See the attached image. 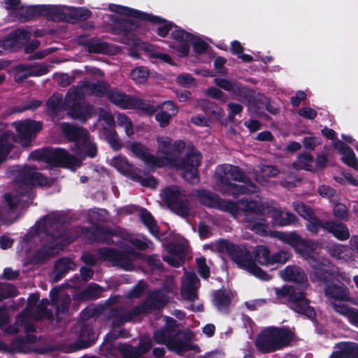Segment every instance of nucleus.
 I'll use <instances>...</instances> for the list:
<instances>
[{
  "label": "nucleus",
  "mask_w": 358,
  "mask_h": 358,
  "mask_svg": "<svg viewBox=\"0 0 358 358\" xmlns=\"http://www.w3.org/2000/svg\"><path fill=\"white\" fill-rule=\"evenodd\" d=\"M147 287V283L143 280H141L138 281V282L131 289L127 294V297L128 299H138L140 298L145 288Z\"/></svg>",
  "instance_id": "obj_64"
},
{
  "label": "nucleus",
  "mask_w": 358,
  "mask_h": 358,
  "mask_svg": "<svg viewBox=\"0 0 358 358\" xmlns=\"http://www.w3.org/2000/svg\"><path fill=\"white\" fill-rule=\"evenodd\" d=\"M313 268L311 279L313 282L323 283L324 286L333 280L332 273L327 266L317 259H312L310 263Z\"/></svg>",
  "instance_id": "obj_26"
},
{
  "label": "nucleus",
  "mask_w": 358,
  "mask_h": 358,
  "mask_svg": "<svg viewBox=\"0 0 358 358\" xmlns=\"http://www.w3.org/2000/svg\"><path fill=\"white\" fill-rule=\"evenodd\" d=\"M166 250L169 255L178 257L180 259H185L187 248L182 243H170L166 245Z\"/></svg>",
  "instance_id": "obj_59"
},
{
  "label": "nucleus",
  "mask_w": 358,
  "mask_h": 358,
  "mask_svg": "<svg viewBox=\"0 0 358 358\" xmlns=\"http://www.w3.org/2000/svg\"><path fill=\"white\" fill-rule=\"evenodd\" d=\"M253 252L255 259L259 264L264 266L270 265L271 255L267 246L264 245H257Z\"/></svg>",
  "instance_id": "obj_52"
},
{
  "label": "nucleus",
  "mask_w": 358,
  "mask_h": 358,
  "mask_svg": "<svg viewBox=\"0 0 358 358\" xmlns=\"http://www.w3.org/2000/svg\"><path fill=\"white\" fill-rule=\"evenodd\" d=\"M169 303V299L162 289H153L146 299L139 305L135 306L140 315L150 314L153 310L164 308Z\"/></svg>",
  "instance_id": "obj_14"
},
{
  "label": "nucleus",
  "mask_w": 358,
  "mask_h": 358,
  "mask_svg": "<svg viewBox=\"0 0 358 358\" xmlns=\"http://www.w3.org/2000/svg\"><path fill=\"white\" fill-rule=\"evenodd\" d=\"M216 209L228 213L234 217H236L238 215H239V206L238 201H234L231 200H224L220 199Z\"/></svg>",
  "instance_id": "obj_54"
},
{
  "label": "nucleus",
  "mask_w": 358,
  "mask_h": 358,
  "mask_svg": "<svg viewBox=\"0 0 358 358\" xmlns=\"http://www.w3.org/2000/svg\"><path fill=\"white\" fill-rule=\"evenodd\" d=\"M41 17H45L49 20L62 22L66 20V13L59 6L41 5Z\"/></svg>",
  "instance_id": "obj_33"
},
{
  "label": "nucleus",
  "mask_w": 358,
  "mask_h": 358,
  "mask_svg": "<svg viewBox=\"0 0 358 358\" xmlns=\"http://www.w3.org/2000/svg\"><path fill=\"white\" fill-rule=\"evenodd\" d=\"M92 110V106L85 104L78 92H68L65 97V110L71 118L85 123L91 117Z\"/></svg>",
  "instance_id": "obj_7"
},
{
  "label": "nucleus",
  "mask_w": 358,
  "mask_h": 358,
  "mask_svg": "<svg viewBox=\"0 0 358 358\" xmlns=\"http://www.w3.org/2000/svg\"><path fill=\"white\" fill-rule=\"evenodd\" d=\"M130 149L134 155L141 159L147 166L153 168L163 166L162 159L150 154L148 148L141 143H132Z\"/></svg>",
  "instance_id": "obj_23"
},
{
  "label": "nucleus",
  "mask_w": 358,
  "mask_h": 358,
  "mask_svg": "<svg viewBox=\"0 0 358 358\" xmlns=\"http://www.w3.org/2000/svg\"><path fill=\"white\" fill-rule=\"evenodd\" d=\"M103 261H108L114 266H118L125 271L132 270L134 268L131 254L128 251H119L113 248H101L97 252Z\"/></svg>",
  "instance_id": "obj_11"
},
{
  "label": "nucleus",
  "mask_w": 358,
  "mask_h": 358,
  "mask_svg": "<svg viewBox=\"0 0 358 358\" xmlns=\"http://www.w3.org/2000/svg\"><path fill=\"white\" fill-rule=\"evenodd\" d=\"M193 336L194 334L191 330L179 329L175 332L167 348L180 356L190 350L199 352V346L191 343Z\"/></svg>",
  "instance_id": "obj_12"
},
{
  "label": "nucleus",
  "mask_w": 358,
  "mask_h": 358,
  "mask_svg": "<svg viewBox=\"0 0 358 358\" xmlns=\"http://www.w3.org/2000/svg\"><path fill=\"white\" fill-rule=\"evenodd\" d=\"M139 315L140 314L136 309V306H134L128 312H125L123 307L119 306L110 308L107 313V319L111 320L113 329H116L123 326L127 322L132 321Z\"/></svg>",
  "instance_id": "obj_18"
},
{
  "label": "nucleus",
  "mask_w": 358,
  "mask_h": 358,
  "mask_svg": "<svg viewBox=\"0 0 358 358\" xmlns=\"http://www.w3.org/2000/svg\"><path fill=\"white\" fill-rule=\"evenodd\" d=\"M239 206V213H250L257 215H263L264 214V208L257 201L249 199L244 197L238 201Z\"/></svg>",
  "instance_id": "obj_35"
},
{
  "label": "nucleus",
  "mask_w": 358,
  "mask_h": 358,
  "mask_svg": "<svg viewBox=\"0 0 358 358\" xmlns=\"http://www.w3.org/2000/svg\"><path fill=\"white\" fill-rule=\"evenodd\" d=\"M15 140V134L11 131H6L0 135V164L6 159Z\"/></svg>",
  "instance_id": "obj_38"
},
{
  "label": "nucleus",
  "mask_w": 358,
  "mask_h": 358,
  "mask_svg": "<svg viewBox=\"0 0 358 358\" xmlns=\"http://www.w3.org/2000/svg\"><path fill=\"white\" fill-rule=\"evenodd\" d=\"M292 339V333L288 328L271 327L262 333L256 345L260 351L268 353L287 346Z\"/></svg>",
  "instance_id": "obj_5"
},
{
  "label": "nucleus",
  "mask_w": 358,
  "mask_h": 358,
  "mask_svg": "<svg viewBox=\"0 0 358 358\" xmlns=\"http://www.w3.org/2000/svg\"><path fill=\"white\" fill-rule=\"evenodd\" d=\"M171 37L175 41L182 42H190L194 39V35L185 31V29L180 28L177 26L176 29L172 31Z\"/></svg>",
  "instance_id": "obj_61"
},
{
  "label": "nucleus",
  "mask_w": 358,
  "mask_h": 358,
  "mask_svg": "<svg viewBox=\"0 0 358 358\" xmlns=\"http://www.w3.org/2000/svg\"><path fill=\"white\" fill-rule=\"evenodd\" d=\"M197 106L206 113L211 114L217 119L222 118L224 115V110L219 105L208 99H203L198 101Z\"/></svg>",
  "instance_id": "obj_42"
},
{
  "label": "nucleus",
  "mask_w": 358,
  "mask_h": 358,
  "mask_svg": "<svg viewBox=\"0 0 358 358\" xmlns=\"http://www.w3.org/2000/svg\"><path fill=\"white\" fill-rule=\"evenodd\" d=\"M65 220V216L60 213L49 214L44 217L40 227L41 232L44 234L41 237L42 245L31 256L24 259V266L43 264L74 241L73 235L63 226Z\"/></svg>",
  "instance_id": "obj_1"
},
{
  "label": "nucleus",
  "mask_w": 358,
  "mask_h": 358,
  "mask_svg": "<svg viewBox=\"0 0 358 358\" xmlns=\"http://www.w3.org/2000/svg\"><path fill=\"white\" fill-rule=\"evenodd\" d=\"M316 248L317 245L314 241L302 239L295 250L297 253L306 257L310 264L312 259H317L313 254Z\"/></svg>",
  "instance_id": "obj_43"
},
{
  "label": "nucleus",
  "mask_w": 358,
  "mask_h": 358,
  "mask_svg": "<svg viewBox=\"0 0 358 358\" xmlns=\"http://www.w3.org/2000/svg\"><path fill=\"white\" fill-rule=\"evenodd\" d=\"M149 76L148 69L145 66H138L131 72V78L136 83H145Z\"/></svg>",
  "instance_id": "obj_58"
},
{
  "label": "nucleus",
  "mask_w": 358,
  "mask_h": 358,
  "mask_svg": "<svg viewBox=\"0 0 358 358\" xmlns=\"http://www.w3.org/2000/svg\"><path fill=\"white\" fill-rule=\"evenodd\" d=\"M79 150L78 147L72 148V151L82 160L83 158L90 157L94 158L97 155V146L94 143H91L90 136L87 137V143L82 145Z\"/></svg>",
  "instance_id": "obj_46"
},
{
  "label": "nucleus",
  "mask_w": 358,
  "mask_h": 358,
  "mask_svg": "<svg viewBox=\"0 0 358 358\" xmlns=\"http://www.w3.org/2000/svg\"><path fill=\"white\" fill-rule=\"evenodd\" d=\"M163 194L164 201L173 213L184 218L189 215V200L178 186H168L164 189Z\"/></svg>",
  "instance_id": "obj_6"
},
{
  "label": "nucleus",
  "mask_w": 358,
  "mask_h": 358,
  "mask_svg": "<svg viewBox=\"0 0 358 358\" xmlns=\"http://www.w3.org/2000/svg\"><path fill=\"white\" fill-rule=\"evenodd\" d=\"M61 129L68 141L74 143L72 148L78 147V149L81 150L80 148L87 143V137L89 136L88 131L83 127H78L69 122H62Z\"/></svg>",
  "instance_id": "obj_17"
},
{
  "label": "nucleus",
  "mask_w": 358,
  "mask_h": 358,
  "mask_svg": "<svg viewBox=\"0 0 358 358\" xmlns=\"http://www.w3.org/2000/svg\"><path fill=\"white\" fill-rule=\"evenodd\" d=\"M107 99L113 104L122 109H129L131 106V95H127L115 87L110 86Z\"/></svg>",
  "instance_id": "obj_31"
},
{
  "label": "nucleus",
  "mask_w": 358,
  "mask_h": 358,
  "mask_svg": "<svg viewBox=\"0 0 358 358\" xmlns=\"http://www.w3.org/2000/svg\"><path fill=\"white\" fill-rule=\"evenodd\" d=\"M280 275L284 280L299 283L302 288L308 285L304 272L296 266H286L280 271Z\"/></svg>",
  "instance_id": "obj_30"
},
{
  "label": "nucleus",
  "mask_w": 358,
  "mask_h": 358,
  "mask_svg": "<svg viewBox=\"0 0 358 358\" xmlns=\"http://www.w3.org/2000/svg\"><path fill=\"white\" fill-rule=\"evenodd\" d=\"M32 156L36 159L55 167L73 168L80 167L82 164L79 157L69 153L66 150L61 148H43L33 152Z\"/></svg>",
  "instance_id": "obj_4"
},
{
  "label": "nucleus",
  "mask_w": 358,
  "mask_h": 358,
  "mask_svg": "<svg viewBox=\"0 0 358 358\" xmlns=\"http://www.w3.org/2000/svg\"><path fill=\"white\" fill-rule=\"evenodd\" d=\"M106 139L114 151H119L122 148V143L120 141L118 135L115 130L106 129L104 131Z\"/></svg>",
  "instance_id": "obj_57"
},
{
  "label": "nucleus",
  "mask_w": 358,
  "mask_h": 358,
  "mask_svg": "<svg viewBox=\"0 0 358 358\" xmlns=\"http://www.w3.org/2000/svg\"><path fill=\"white\" fill-rule=\"evenodd\" d=\"M194 196L201 205L215 209L221 199L217 194L208 189H198L195 192Z\"/></svg>",
  "instance_id": "obj_34"
},
{
  "label": "nucleus",
  "mask_w": 358,
  "mask_h": 358,
  "mask_svg": "<svg viewBox=\"0 0 358 358\" xmlns=\"http://www.w3.org/2000/svg\"><path fill=\"white\" fill-rule=\"evenodd\" d=\"M214 83L218 87L229 92L232 96L238 99H246L251 96L252 91L238 82L222 78H216L214 79Z\"/></svg>",
  "instance_id": "obj_19"
},
{
  "label": "nucleus",
  "mask_w": 358,
  "mask_h": 358,
  "mask_svg": "<svg viewBox=\"0 0 358 358\" xmlns=\"http://www.w3.org/2000/svg\"><path fill=\"white\" fill-rule=\"evenodd\" d=\"M30 37V32L25 29H18L11 31L6 37L0 39V53L21 49Z\"/></svg>",
  "instance_id": "obj_15"
},
{
  "label": "nucleus",
  "mask_w": 358,
  "mask_h": 358,
  "mask_svg": "<svg viewBox=\"0 0 358 358\" xmlns=\"http://www.w3.org/2000/svg\"><path fill=\"white\" fill-rule=\"evenodd\" d=\"M154 17H157L160 18L159 20H143L144 22H149L152 24H158L156 32L158 36L161 37H166L169 31L173 28L177 27V26L172 22L166 20L165 18H163L160 16L155 15Z\"/></svg>",
  "instance_id": "obj_50"
},
{
  "label": "nucleus",
  "mask_w": 358,
  "mask_h": 358,
  "mask_svg": "<svg viewBox=\"0 0 358 358\" xmlns=\"http://www.w3.org/2000/svg\"><path fill=\"white\" fill-rule=\"evenodd\" d=\"M201 164V155L193 152H188L180 162L183 170L182 177L187 182L194 184L199 180L198 167Z\"/></svg>",
  "instance_id": "obj_16"
},
{
  "label": "nucleus",
  "mask_w": 358,
  "mask_h": 358,
  "mask_svg": "<svg viewBox=\"0 0 358 358\" xmlns=\"http://www.w3.org/2000/svg\"><path fill=\"white\" fill-rule=\"evenodd\" d=\"M71 265H74V263L69 257H62L56 261L54 266L53 281L57 282L63 278L69 270L73 269Z\"/></svg>",
  "instance_id": "obj_39"
},
{
  "label": "nucleus",
  "mask_w": 358,
  "mask_h": 358,
  "mask_svg": "<svg viewBox=\"0 0 358 358\" xmlns=\"http://www.w3.org/2000/svg\"><path fill=\"white\" fill-rule=\"evenodd\" d=\"M334 310L339 315L346 317L350 324L358 328V308L346 304H334Z\"/></svg>",
  "instance_id": "obj_37"
},
{
  "label": "nucleus",
  "mask_w": 358,
  "mask_h": 358,
  "mask_svg": "<svg viewBox=\"0 0 358 358\" xmlns=\"http://www.w3.org/2000/svg\"><path fill=\"white\" fill-rule=\"evenodd\" d=\"M287 306L295 313L309 320H314L316 317L315 310L310 306V300L306 298V293L297 287L287 303Z\"/></svg>",
  "instance_id": "obj_13"
},
{
  "label": "nucleus",
  "mask_w": 358,
  "mask_h": 358,
  "mask_svg": "<svg viewBox=\"0 0 358 358\" xmlns=\"http://www.w3.org/2000/svg\"><path fill=\"white\" fill-rule=\"evenodd\" d=\"M142 222L148 229L150 233L157 239H160L159 229L153 215L147 209L143 208L141 212Z\"/></svg>",
  "instance_id": "obj_41"
},
{
  "label": "nucleus",
  "mask_w": 358,
  "mask_h": 358,
  "mask_svg": "<svg viewBox=\"0 0 358 358\" xmlns=\"http://www.w3.org/2000/svg\"><path fill=\"white\" fill-rule=\"evenodd\" d=\"M92 15V12L84 7L75 8L66 14V20L71 23H76L78 21L86 20Z\"/></svg>",
  "instance_id": "obj_51"
},
{
  "label": "nucleus",
  "mask_w": 358,
  "mask_h": 358,
  "mask_svg": "<svg viewBox=\"0 0 358 358\" xmlns=\"http://www.w3.org/2000/svg\"><path fill=\"white\" fill-rule=\"evenodd\" d=\"M83 45L91 54H108L110 52V45L106 42L88 41Z\"/></svg>",
  "instance_id": "obj_49"
},
{
  "label": "nucleus",
  "mask_w": 358,
  "mask_h": 358,
  "mask_svg": "<svg viewBox=\"0 0 358 358\" xmlns=\"http://www.w3.org/2000/svg\"><path fill=\"white\" fill-rule=\"evenodd\" d=\"M31 76L29 68L24 64H20L14 69V80L16 83H22L27 78Z\"/></svg>",
  "instance_id": "obj_62"
},
{
  "label": "nucleus",
  "mask_w": 358,
  "mask_h": 358,
  "mask_svg": "<svg viewBox=\"0 0 358 358\" xmlns=\"http://www.w3.org/2000/svg\"><path fill=\"white\" fill-rule=\"evenodd\" d=\"M46 106L48 108V113L52 117H56L59 112L65 110V101L63 102L62 94L55 92L47 100Z\"/></svg>",
  "instance_id": "obj_36"
},
{
  "label": "nucleus",
  "mask_w": 358,
  "mask_h": 358,
  "mask_svg": "<svg viewBox=\"0 0 358 358\" xmlns=\"http://www.w3.org/2000/svg\"><path fill=\"white\" fill-rule=\"evenodd\" d=\"M131 180L139 182L142 186L146 187L156 188L158 185L157 180L153 176L143 177L136 172H135Z\"/></svg>",
  "instance_id": "obj_60"
},
{
  "label": "nucleus",
  "mask_w": 358,
  "mask_h": 358,
  "mask_svg": "<svg viewBox=\"0 0 358 358\" xmlns=\"http://www.w3.org/2000/svg\"><path fill=\"white\" fill-rule=\"evenodd\" d=\"M170 322H168L164 326L157 329L153 333L154 341L159 345H164L168 347L175 332L176 331V321L171 317H169Z\"/></svg>",
  "instance_id": "obj_24"
},
{
  "label": "nucleus",
  "mask_w": 358,
  "mask_h": 358,
  "mask_svg": "<svg viewBox=\"0 0 358 358\" xmlns=\"http://www.w3.org/2000/svg\"><path fill=\"white\" fill-rule=\"evenodd\" d=\"M294 208L301 217L306 220L315 215L313 210L303 202L294 203Z\"/></svg>",
  "instance_id": "obj_63"
},
{
  "label": "nucleus",
  "mask_w": 358,
  "mask_h": 358,
  "mask_svg": "<svg viewBox=\"0 0 358 358\" xmlns=\"http://www.w3.org/2000/svg\"><path fill=\"white\" fill-rule=\"evenodd\" d=\"M217 248L220 251H225L231 259L242 269H244L254 259L250 251L246 247L235 245L227 240H220Z\"/></svg>",
  "instance_id": "obj_9"
},
{
  "label": "nucleus",
  "mask_w": 358,
  "mask_h": 358,
  "mask_svg": "<svg viewBox=\"0 0 358 358\" xmlns=\"http://www.w3.org/2000/svg\"><path fill=\"white\" fill-rule=\"evenodd\" d=\"M324 294L327 296L341 301H349V289L338 279H333L324 286Z\"/></svg>",
  "instance_id": "obj_22"
},
{
  "label": "nucleus",
  "mask_w": 358,
  "mask_h": 358,
  "mask_svg": "<svg viewBox=\"0 0 358 358\" xmlns=\"http://www.w3.org/2000/svg\"><path fill=\"white\" fill-rule=\"evenodd\" d=\"M110 10L120 14L124 16L131 17L133 18L138 19L140 20H159L160 18L157 17H154L153 14L148 13L141 10H138L136 9L131 8L129 7L115 5V4H110L109 5Z\"/></svg>",
  "instance_id": "obj_27"
},
{
  "label": "nucleus",
  "mask_w": 358,
  "mask_h": 358,
  "mask_svg": "<svg viewBox=\"0 0 358 358\" xmlns=\"http://www.w3.org/2000/svg\"><path fill=\"white\" fill-rule=\"evenodd\" d=\"M17 135L15 142H17L23 147H29L36 134L42 129V123L36 120L27 119L23 122H14Z\"/></svg>",
  "instance_id": "obj_10"
},
{
  "label": "nucleus",
  "mask_w": 358,
  "mask_h": 358,
  "mask_svg": "<svg viewBox=\"0 0 358 358\" xmlns=\"http://www.w3.org/2000/svg\"><path fill=\"white\" fill-rule=\"evenodd\" d=\"M328 220H321L315 215L307 220L306 227L307 230L313 236L317 235L320 229L325 231V225Z\"/></svg>",
  "instance_id": "obj_53"
},
{
  "label": "nucleus",
  "mask_w": 358,
  "mask_h": 358,
  "mask_svg": "<svg viewBox=\"0 0 358 358\" xmlns=\"http://www.w3.org/2000/svg\"><path fill=\"white\" fill-rule=\"evenodd\" d=\"M97 336L92 325L85 322L81 325L79 335L73 345L75 350L87 348L95 343Z\"/></svg>",
  "instance_id": "obj_20"
},
{
  "label": "nucleus",
  "mask_w": 358,
  "mask_h": 358,
  "mask_svg": "<svg viewBox=\"0 0 358 358\" xmlns=\"http://www.w3.org/2000/svg\"><path fill=\"white\" fill-rule=\"evenodd\" d=\"M157 151L162 155V162L166 161L168 164H175L180 158L185 148V142L177 140L171 145V138L169 136H159ZM164 165V163L162 162Z\"/></svg>",
  "instance_id": "obj_8"
},
{
  "label": "nucleus",
  "mask_w": 358,
  "mask_h": 358,
  "mask_svg": "<svg viewBox=\"0 0 358 358\" xmlns=\"http://www.w3.org/2000/svg\"><path fill=\"white\" fill-rule=\"evenodd\" d=\"M329 358H358V343H341L339 350L334 352Z\"/></svg>",
  "instance_id": "obj_40"
},
{
  "label": "nucleus",
  "mask_w": 358,
  "mask_h": 358,
  "mask_svg": "<svg viewBox=\"0 0 358 358\" xmlns=\"http://www.w3.org/2000/svg\"><path fill=\"white\" fill-rule=\"evenodd\" d=\"M215 177L217 189L223 194L236 198L241 194L256 192L255 184L238 166L220 165L216 169Z\"/></svg>",
  "instance_id": "obj_3"
},
{
  "label": "nucleus",
  "mask_w": 358,
  "mask_h": 358,
  "mask_svg": "<svg viewBox=\"0 0 358 358\" xmlns=\"http://www.w3.org/2000/svg\"><path fill=\"white\" fill-rule=\"evenodd\" d=\"M109 20L114 23L113 30L115 34L127 36L140 26L138 19H126L115 14L110 15Z\"/></svg>",
  "instance_id": "obj_21"
},
{
  "label": "nucleus",
  "mask_w": 358,
  "mask_h": 358,
  "mask_svg": "<svg viewBox=\"0 0 358 358\" xmlns=\"http://www.w3.org/2000/svg\"><path fill=\"white\" fill-rule=\"evenodd\" d=\"M91 237L95 242L103 243L108 235H117L115 230L106 225H96L90 230Z\"/></svg>",
  "instance_id": "obj_45"
},
{
  "label": "nucleus",
  "mask_w": 358,
  "mask_h": 358,
  "mask_svg": "<svg viewBox=\"0 0 358 358\" xmlns=\"http://www.w3.org/2000/svg\"><path fill=\"white\" fill-rule=\"evenodd\" d=\"M83 87L99 98L106 97L110 85L104 80H97L96 83H92L88 80H84Z\"/></svg>",
  "instance_id": "obj_32"
},
{
  "label": "nucleus",
  "mask_w": 358,
  "mask_h": 358,
  "mask_svg": "<svg viewBox=\"0 0 358 358\" xmlns=\"http://www.w3.org/2000/svg\"><path fill=\"white\" fill-rule=\"evenodd\" d=\"M296 288V287L287 285L280 288H275L276 299L280 301V303L287 305Z\"/></svg>",
  "instance_id": "obj_55"
},
{
  "label": "nucleus",
  "mask_w": 358,
  "mask_h": 358,
  "mask_svg": "<svg viewBox=\"0 0 358 358\" xmlns=\"http://www.w3.org/2000/svg\"><path fill=\"white\" fill-rule=\"evenodd\" d=\"M244 270L262 280L268 281L271 279L270 275L257 265L255 259L248 264Z\"/></svg>",
  "instance_id": "obj_56"
},
{
  "label": "nucleus",
  "mask_w": 358,
  "mask_h": 358,
  "mask_svg": "<svg viewBox=\"0 0 358 358\" xmlns=\"http://www.w3.org/2000/svg\"><path fill=\"white\" fill-rule=\"evenodd\" d=\"M113 166L122 175L131 179L136 171L124 157H115L113 159Z\"/></svg>",
  "instance_id": "obj_44"
},
{
  "label": "nucleus",
  "mask_w": 358,
  "mask_h": 358,
  "mask_svg": "<svg viewBox=\"0 0 358 358\" xmlns=\"http://www.w3.org/2000/svg\"><path fill=\"white\" fill-rule=\"evenodd\" d=\"M131 101V106H129V109L138 108L149 115H153L157 111V108L148 100L132 96Z\"/></svg>",
  "instance_id": "obj_48"
},
{
  "label": "nucleus",
  "mask_w": 358,
  "mask_h": 358,
  "mask_svg": "<svg viewBox=\"0 0 358 358\" xmlns=\"http://www.w3.org/2000/svg\"><path fill=\"white\" fill-rule=\"evenodd\" d=\"M333 147L342 155L341 161L348 166L358 171V159L353 150L340 140L333 143Z\"/></svg>",
  "instance_id": "obj_28"
},
{
  "label": "nucleus",
  "mask_w": 358,
  "mask_h": 358,
  "mask_svg": "<svg viewBox=\"0 0 358 358\" xmlns=\"http://www.w3.org/2000/svg\"><path fill=\"white\" fill-rule=\"evenodd\" d=\"M200 285V280L195 273L189 272L186 275L185 281L182 283L180 293L182 296L189 301L194 302L198 299L196 289Z\"/></svg>",
  "instance_id": "obj_25"
},
{
  "label": "nucleus",
  "mask_w": 358,
  "mask_h": 358,
  "mask_svg": "<svg viewBox=\"0 0 358 358\" xmlns=\"http://www.w3.org/2000/svg\"><path fill=\"white\" fill-rule=\"evenodd\" d=\"M15 180L19 183L20 189L7 192L4 199L10 209L13 210L21 205L22 208L29 206L35 196L33 189L36 186H46L49 180L34 167L24 166L16 171Z\"/></svg>",
  "instance_id": "obj_2"
},
{
  "label": "nucleus",
  "mask_w": 358,
  "mask_h": 358,
  "mask_svg": "<svg viewBox=\"0 0 358 358\" xmlns=\"http://www.w3.org/2000/svg\"><path fill=\"white\" fill-rule=\"evenodd\" d=\"M213 301L219 310H226L230 306L231 299L228 292L223 289H218L213 294Z\"/></svg>",
  "instance_id": "obj_47"
},
{
  "label": "nucleus",
  "mask_w": 358,
  "mask_h": 358,
  "mask_svg": "<svg viewBox=\"0 0 358 358\" xmlns=\"http://www.w3.org/2000/svg\"><path fill=\"white\" fill-rule=\"evenodd\" d=\"M325 231L332 235L338 241H344L348 240L350 236V231L348 226L340 221L328 220L325 225Z\"/></svg>",
  "instance_id": "obj_29"
}]
</instances>
